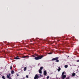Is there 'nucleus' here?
I'll list each match as a JSON object with an SVG mask.
<instances>
[{"label":"nucleus","mask_w":79,"mask_h":79,"mask_svg":"<svg viewBox=\"0 0 79 79\" xmlns=\"http://www.w3.org/2000/svg\"><path fill=\"white\" fill-rule=\"evenodd\" d=\"M15 59H16V60H19V59H20V58H19V57L18 56H17L15 57Z\"/></svg>","instance_id":"0eeeda50"},{"label":"nucleus","mask_w":79,"mask_h":79,"mask_svg":"<svg viewBox=\"0 0 79 79\" xmlns=\"http://www.w3.org/2000/svg\"><path fill=\"white\" fill-rule=\"evenodd\" d=\"M12 69V66H10V69Z\"/></svg>","instance_id":"412c9836"},{"label":"nucleus","mask_w":79,"mask_h":79,"mask_svg":"<svg viewBox=\"0 0 79 79\" xmlns=\"http://www.w3.org/2000/svg\"><path fill=\"white\" fill-rule=\"evenodd\" d=\"M44 76H46V75H47V72L45 70L44 71Z\"/></svg>","instance_id":"39448f33"},{"label":"nucleus","mask_w":79,"mask_h":79,"mask_svg":"<svg viewBox=\"0 0 79 79\" xmlns=\"http://www.w3.org/2000/svg\"><path fill=\"white\" fill-rule=\"evenodd\" d=\"M43 69V67H41L40 68V69H41V70H42V69Z\"/></svg>","instance_id":"a211bd4d"},{"label":"nucleus","mask_w":79,"mask_h":79,"mask_svg":"<svg viewBox=\"0 0 79 79\" xmlns=\"http://www.w3.org/2000/svg\"><path fill=\"white\" fill-rule=\"evenodd\" d=\"M26 69H27L26 67L24 68V71H26Z\"/></svg>","instance_id":"4468645a"},{"label":"nucleus","mask_w":79,"mask_h":79,"mask_svg":"<svg viewBox=\"0 0 79 79\" xmlns=\"http://www.w3.org/2000/svg\"><path fill=\"white\" fill-rule=\"evenodd\" d=\"M11 73L12 74H14L15 73V72H14V71L13 70H12L11 71Z\"/></svg>","instance_id":"9b49d317"},{"label":"nucleus","mask_w":79,"mask_h":79,"mask_svg":"<svg viewBox=\"0 0 79 79\" xmlns=\"http://www.w3.org/2000/svg\"><path fill=\"white\" fill-rule=\"evenodd\" d=\"M40 76H38L37 74H36L35 75V77L34 78V79H39V77Z\"/></svg>","instance_id":"f03ea898"},{"label":"nucleus","mask_w":79,"mask_h":79,"mask_svg":"<svg viewBox=\"0 0 79 79\" xmlns=\"http://www.w3.org/2000/svg\"><path fill=\"white\" fill-rule=\"evenodd\" d=\"M29 56H23L22 57V58H29Z\"/></svg>","instance_id":"6e6552de"},{"label":"nucleus","mask_w":79,"mask_h":79,"mask_svg":"<svg viewBox=\"0 0 79 79\" xmlns=\"http://www.w3.org/2000/svg\"><path fill=\"white\" fill-rule=\"evenodd\" d=\"M17 76H18V74L17 75Z\"/></svg>","instance_id":"a878e982"},{"label":"nucleus","mask_w":79,"mask_h":79,"mask_svg":"<svg viewBox=\"0 0 79 79\" xmlns=\"http://www.w3.org/2000/svg\"><path fill=\"white\" fill-rule=\"evenodd\" d=\"M66 79H69V78H66Z\"/></svg>","instance_id":"393cba45"},{"label":"nucleus","mask_w":79,"mask_h":79,"mask_svg":"<svg viewBox=\"0 0 79 79\" xmlns=\"http://www.w3.org/2000/svg\"><path fill=\"white\" fill-rule=\"evenodd\" d=\"M77 62H79V60H77Z\"/></svg>","instance_id":"b1692460"},{"label":"nucleus","mask_w":79,"mask_h":79,"mask_svg":"<svg viewBox=\"0 0 79 79\" xmlns=\"http://www.w3.org/2000/svg\"><path fill=\"white\" fill-rule=\"evenodd\" d=\"M2 77L3 79H5V76H3Z\"/></svg>","instance_id":"f3484780"},{"label":"nucleus","mask_w":79,"mask_h":79,"mask_svg":"<svg viewBox=\"0 0 79 79\" xmlns=\"http://www.w3.org/2000/svg\"><path fill=\"white\" fill-rule=\"evenodd\" d=\"M48 78H49V76H48L47 77V79H48Z\"/></svg>","instance_id":"aec40b11"},{"label":"nucleus","mask_w":79,"mask_h":79,"mask_svg":"<svg viewBox=\"0 0 79 79\" xmlns=\"http://www.w3.org/2000/svg\"><path fill=\"white\" fill-rule=\"evenodd\" d=\"M65 72H62V76H63V75H64V73H65Z\"/></svg>","instance_id":"9d476101"},{"label":"nucleus","mask_w":79,"mask_h":79,"mask_svg":"<svg viewBox=\"0 0 79 79\" xmlns=\"http://www.w3.org/2000/svg\"><path fill=\"white\" fill-rule=\"evenodd\" d=\"M26 77H27V78H28V77L27 75H26Z\"/></svg>","instance_id":"6ab92c4d"},{"label":"nucleus","mask_w":79,"mask_h":79,"mask_svg":"<svg viewBox=\"0 0 79 79\" xmlns=\"http://www.w3.org/2000/svg\"><path fill=\"white\" fill-rule=\"evenodd\" d=\"M10 75H11V74L9 73V74L7 75V78H8V79H10Z\"/></svg>","instance_id":"423d86ee"},{"label":"nucleus","mask_w":79,"mask_h":79,"mask_svg":"<svg viewBox=\"0 0 79 79\" xmlns=\"http://www.w3.org/2000/svg\"><path fill=\"white\" fill-rule=\"evenodd\" d=\"M66 77V75H62V78L63 79H64Z\"/></svg>","instance_id":"20e7f679"},{"label":"nucleus","mask_w":79,"mask_h":79,"mask_svg":"<svg viewBox=\"0 0 79 79\" xmlns=\"http://www.w3.org/2000/svg\"><path fill=\"white\" fill-rule=\"evenodd\" d=\"M33 57H35V56L33 55L32 56Z\"/></svg>","instance_id":"5701e85b"},{"label":"nucleus","mask_w":79,"mask_h":79,"mask_svg":"<svg viewBox=\"0 0 79 79\" xmlns=\"http://www.w3.org/2000/svg\"><path fill=\"white\" fill-rule=\"evenodd\" d=\"M56 60V62H59V60Z\"/></svg>","instance_id":"2eb2a0df"},{"label":"nucleus","mask_w":79,"mask_h":79,"mask_svg":"<svg viewBox=\"0 0 79 79\" xmlns=\"http://www.w3.org/2000/svg\"><path fill=\"white\" fill-rule=\"evenodd\" d=\"M52 53H48V54H52Z\"/></svg>","instance_id":"4be33fe9"},{"label":"nucleus","mask_w":79,"mask_h":79,"mask_svg":"<svg viewBox=\"0 0 79 79\" xmlns=\"http://www.w3.org/2000/svg\"><path fill=\"white\" fill-rule=\"evenodd\" d=\"M64 67L65 68H68V65H65Z\"/></svg>","instance_id":"dca6fc26"},{"label":"nucleus","mask_w":79,"mask_h":79,"mask_svg":"<svg viewBox=\"0 0 79 79\" xmlns=\"http://www.w3.org/2000/svg\"><path fill=\"white\" fill-rule=\"evenodd\" d=\"M39 73H40V74H42V70H39Z\"/></svg>","instance_id":"ddd939ff"},{"label":"nucleus","mask_w":79,"mask_h":79,"mask_svg":"<svg viewBox=\"0 0 79 79\" xmlns=\"http://www.w3.org/2000/svg\"><path fill=\"white\" fill-rule=\"evenodd\" d=\"M73 76H76V73H73L72 74Z\"/></svg>","instance_id":"1a4fd4ad"},{"label":"nucleus","mask_w":79,"mask_h":79,"mask_svg":"<svg viewBox=\"0 0 79 79\" xmlns=\"http://www.w3.org/2000/svg\"><path fill=\"white\" fill-rule=\"evenodd\" d=\"M42 58H43V56H38L37 57H35V59L36 60H40V59H42Z\"/></svg>","instance_id":"f257e3e1"},{"label":"nucleus","mask_w":79,"mask_h":79,"mask_svg":"<svg viewBox=\"0 0 79 79\" xmlns=\"http://www.w3.org/2000/svg\"><path fill=\"white\" fill-rule=\"evenodd\" d=\"M58 58H59V57H56L55 58H54L52 59V61H54L55 60H58Z\"/></svg>","instance_id":"7ed1b4c3"},{"label":"nucleus","mask_w":79,"mask_h":79,"mask_svg":"<svg viewBox=\"0 0 79 79\" xmlns=\"http://www.w3.org/2000/svg\"><path fill=\"white\" fill-rule=\"evenodd\" d=\"M57 70H58V71H60V70H61V68L59 67V69H57Z\"/></svg>","instance_id":"f8f14e48"}]
</instances>
